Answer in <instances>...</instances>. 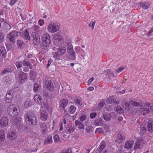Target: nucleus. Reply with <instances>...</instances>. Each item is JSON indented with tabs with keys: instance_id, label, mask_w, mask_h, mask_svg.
<instances>
[{
	"instance_id": "1",
	"label": "nucleus",
	"mask_w": 153,
	"mask_h": 153,
	"mask_svg": "<svg viewBox=\"0 0 153 153\" xmlns=\"http://www.w3.org/2000/svg\"><path fill=\"white\" fill-rule=\"evenodd\" d=\"M25 119L29 125H35L37 122L36 117L33 111L27 112L25 115Z\"/></svg>"
},
{
	"instance_id": "2",
	"label": "nucleus",
	"mask_w": 153,
	"mask_h": 153,
	"mask_svg": "<svg viewBox=\"0 0 153 153\" xmlns=\"http://www.w3.org/2000/svg\"><path fill=\"white\" fill-rule=\"evenodd\" d=\"M41 39L42 41L41 48L46 51H48L51 42L50 36L48 34H44L42 35Z\"/></svg>"
},
{
	"instance_id": "3",
	"label": "nucleus",
	"mask_w": 153,
	"mask_h": 153,
	"mask_svg": "<svg viewBox=\"0 0 153 153\" xmlns=\"http://www.w3.org/2000/svg\"><path fill=\"white\" fill-rule=\"evenodd\" d=\"M16 77H17L20 83H24L25 82L27 79L26 74L19 70H17L15 73Z\"/></svg>"
},
{
	"instance_id": "4",
	"label": "nucleus",
	"mask_w": 153,
	"mask_h": 153,
	"mask_svg": "<svg viewBox=\"0 0 153 153\" xmlns=\"http://www.w3.org/2000/svg\"><path fill=\"white\" fill-rule=\"evenodd\" d=\"M67 51L69 54L68 58L71 60H74L76 58V54L70 41H68L67 42Z\"/></svg>"
},
{
	"instance_id": "5",
	"label": "nucleus",
	"mask_w": 153,
	"mask_h": 153,
	"mask_svg": "<svg viewBox=\"0 0 153 153\" xmlns=\"http://www.w3.org/2000/svg\"><path fill=\"white\" fill-rule=\"evenodd\" d=\"M8 113L12 117L17 116L19 112V108L13 105H10L7 108Z\"/></svg>"
},
{
	"instance_id": "6",
	"label": "nucleus",
	"mask_w": 153,
	"mask_h": 153,
	"mask_svg": "<svg viewBox=\"0 0 153 153\" xmlns=\"http://www.w3.org/2000/svg\"><path fill=\"white\" fill-rule=\"evenodd\" d=\"M66 48L64 47H61L57 49V51L54 53L53 58L55 60H59L60 59V56L64 54L66 51Z\"/></svg>"
},
{
	"instance_id": "7",
	"label": "nucleus",
	"mask_w": 153,
	"mask_h": 153,
	"mask_svg": "<svg viewBox=\"0 0 153 153\" xmlns=\"http://www.w3.org/2000/svg\"><path fill=\"white\" fill-rule=\"evenodd\" d=\"M53 41L56 45L59 46L61 45L64 42V40L62 38V36L57 33L55 34L53 37Z\"/></svg>"
},
{
	"instance_id": "8",
	"label": "nucleus",
	"mask_w": 153,
	"mask_h": 153,
	"mask_svg": "<svg viewBox=\"0 0 153 153\" xmlns=\"http://www.w3.org/2000/svg\"><path fill=\"white\" fill-rule=\"evenodd\" d=\"M59 27L60 26L56 23H51L48 25V30L49 32L53 33L58 31Z\"/></svg>"
},
{
	"instance_id": "9",
	"label": "nucleus",
	"mask_w": 153,
	"mask_h": 153,
	"mask_svg": "<svg viewBox=\"0 0 153 153\" xmlns=\"http://www.w3.org/2000/svg\"><path fill=\"white\" fill-rule=\"evenodd\" d=\"M150 104L149 102L146 103V105H145L143 108H140L139 109V112L142 114L143 115H146L150 112V109L152 106H149Z\"/></svg>"
},
{
	"instance_id": "10",
	"label": "nucleus",
	"mask_w": 153,
	"mask_h": 153,
	"mask_svg": "<svg viewBox=\"0 0 153 153\" xmlns=\"http://www.w3.org/2000/svg\"><path fill=\"white\" fill-rule=\"evenodd\" d=\"M19 33L16 30H14L7 34V38H9L10 42L13 43L15 42V37L18 36Z\"/></svg>"
},
{
	"instance_id": "11",
	"label": "nucleus",
	"mask_w": 153,
	"mask_h": 153,
	"mask_svg": "<svg viewBox=\"0 0 153 153\" xmlns=\"http://www.w3.org/2000/svg\"><path fill=\"white\" fill-rule=\"evenodd\" d=\"M68 101L66 99L61 100L59 102V107L60 109L65 110V107L68 104Z\"/></svg>"
},
{
	"instance_id": "12",
	"label": "nucleus",
	"mask_w": 153,
	"mask_h": 153,
	"mask_svg": "<svg viewBox=\"0 0 153 153\" xmlns=\"http://www.w3.org/2000/svg\"><path fill=\"white\" fill-rule=\"evenodd\" d=\"M43 82L45 87L48 90L50 91H52L53 90L54 88L53 84L50 80H46L45 79Z\"/></svg>"
},
{
	"instance_id": "13",
	"label": "nucleus",
	"mask_w": 153,
	"mask_h": 153,
	"mask_svg": "<svg viewBox=\"0 0 153 153\" xmlns=\"http://www.w3.org/2000/svg\"><path fill=\"white\" fill-rule=\"evenodd\" d=\"M17 133L15 131H10L7 134V138L10 140H14L17 137Z\"/></svg>"
},
{
	"instance_id": "14",
	"label": "nucleus",
	"mask_w": 153,
	"mask_h": 153,
	"mask_svg": "<svg viewBox=\"0 0 153 153\" xmlns=\"http://www.w3.org/2000/svg\"><path fill=\"white\" fill-rule=\"evenodd\" d=\"M125 139V136L124 134L122 133H119L117 134L116 137V142L118 143H121Z\"/></svg>"
},
{
	"instance_id": "15",
	"label": "nucleus",
	"mask_w": 153,
	"mask_h": 153,
	"mask_svg": "<svg viewBox=\"0 0 153 153\" xmlns=\"http://www.w3.org/2000/svg\"><path fill=\"white\" fill-rule=\"evenodd\" d=\"M33 36V43L35 45H39L40 43V39L39 34L37 33H34L32 34Z\"/></svg>"
},
{
	"instance_id": "16",
	"label": "nucleus",
	"mask_w": 153,
	"mask_h": 153,
	"mask_svg": "<svg viewBox=\"0 0 153 153\" xmlns=\"http://www.w3.org/2000/svg\"><path fill=\"white\" fill-rule=\"evenodd\" d=\"M115 116V114L114 112H110L108 114H104L103 115V118L104 120L106 121H108L111 118L114 117Z\"/></svg>"
},
{
	"instance_id": "17",
	"label": "nucleus",
	"mask_w": 153,
	"mask_h": 153,
	"mask_svg": "<svg viewBox=\"0 0 153 153\" xmlns=\"http://www.w3.org/2000/svg\"><path fill=\"white\" fill-rule=\"evenodd\" d=\"M104 74L107 78L111 79L114 77V74L111 71V70L108 69L103 71Z\"/></svg>"
},
{
	"instance_id": "18",
	"label": "nucleus",
	"mask_w": 153,
	"mask_h": 153,
	"mask_svg": "<svg viewBox=\"0 0 153 153\" xmlns=\"http://www.w3.org/2000/svg\"><path fill=\"white\" fill-rule=\"evenodd\" d=\"M129 103L133 107H137L138 108H140L143 107V105L142 102H137L134 100H131L129 101Z\"/></svg>"
},
{
	"instance_id": "19",
	"label": "nucleus",
	"mask_w": 153,
	"mask_h": 153,
	"mask_svg": "<svg viewBox=\"0 0 153 153\" xmlns=\"http://www.w3.org/2000/svg\"><path fill=\"white\" fill-rule=\"evenodd\" d=\"M40 117L42 120L44 121L46 120L48 117L46 111L42 110L40 114Z\"/></svg>"
},
{
	"instance_id": "20",
	"label": "nucleus",
	"mask_w": 153,
	"mask_h": 153,
	"mask_svg": "<svg viewBox=\"0 0 153 153\" xmlns=\"http://www.w3.org/2000/svg\"><path fill=\"white\" fill-rule=\"evenodd\" d=\"M67 119L66 117H64L61 120L60 122V131H61L62 130L63 127L62 125L64 124L65 125H69L68 121V120H66Z\"/></svg>"
},
{
	"instance_id": "21",
	"label": "nucleus",
	"mask_w": 153,
	"mask_h": 153,
	"mask_svg": "<svg viewBox=\"0 0 153 153\" xmlns=\"http://www.w3.org/2000/svg\"><path fill=\"white\" fill-rule=\"evenodd\" d=\"M0 123L2 127H5L8 124V119L6 117H3L0 120Z\"/></svg>"
},
{
	"instance_id": "22",
	"label": "nucleus",
	"mask_w": 153,
	"mask_h": 153,
	"mask_svg": "<svg viewBox=\"0 0 153 153\" xmlns=\"http://www.w3.org/2000/svg\"><path fill=\"white\" fill-rule=\"evenodd\" d=\"M53 134H52L48 136H47L46 138H45L44 140V144L45 145H47L53 142Z\"/></svg>"
},
{
	"instance_id": "23",
	"label": "nucleus",
	"mask_w": 153,
	"mask_h": 153,
	"mask_svg": "<svg viewBox=\"0 0 153 153\" xmlns=\"http://www.w3.org/2000/svg\"><path fill=\"white\" fill-rule=\"evenodd\" d=\"M0 55L2 58H5L7 56V52L4 47H0Z\"/></svg>"
},
{
	"instance_id": "24",
	"label": "nucleus",
	"mask_w": 153,
	"mask_h": 153,
	"mask_svg": "<svg viewBox=\"0 0 153 153\" xmlns=\"http://www.w3.org/2000/svg\"><path fill=\"white\" fill-rule=\"evenodd\" d=\"M22 37L26 40V42H27L28 41L30 40V37L29 35V33L26 29L25 30Z\"/></svg>"
},
{
	"instance_id": "25",
	"label": "nucleus",
	"mask_w": 153,
	"mask_h": 153,
	"mask_svg": "<svg viewBox=\"0 0 153 153\" xmlns=\"http://www.w3.org/2000/svg\"><path fill=\"white\" fill-rule=\"evenodd\" d=\"M134 143L133 140H129L127 141L125 143L124 148L127 149H130Z\"/></svg>"
},
{
	"instance_id": "26",
	"label": "nucleus",
	"mask_w": 153,
	"mask_h": 153,
	"mask_svg": "<svg viewBox=\"0 0 153 153\" xmlns=\"http://www.w3.org/2000/svg\"><path fill=\"white\" fill-rule=\"evenodd\" d=\"M140 7L144 10L148 9L150 5V4L149 2H140L139 3Z\"/></svg>"
},
{
	"instance_id": "27",
	"label": "nucleus",
	"mask_w": 153,
	"mask_h": 153,
	"mask_svg": "<svg viewBox=\"0 0 153 153\" xmlns=\"http://www.w3.org/2000/svg\"><path fill=\"white\" fill-rule=\"evenodd\" d=\"M106 146V143L105 141H102L97 148L99 153H100L104 149Z\"/></svg>"
},
{
	"instance_id": "28",
	"label": "nucleus",
	"mask_w": 153,
	"mask_h": 153,
	"mask_svg": "<svg viewBox=\"0 0 153 153\" xmlns=\"http://www.w3.org/2000/svg\"><path fill=\"white\" fill-rule=\"evenodd\" d=\"M22 64L24 66L28 67L30 69H32V66L30 63L29 59H24L22 62Z\"/></svg>"
},
{
	"instance_id": "29",
	"label": "nucleus",
	"mask_w": 153,
	"mask_h": 153,
	"mask_svg": "<svg viewBox=\"0 0 153 153\" xmlns=\"http://www.w3.org/2000/svg\"><path fill=\"white\" fill-rule=\"evenodd\" d=\"M41 88V85L37 83H34L33 85V91L37 93L39 91Z\"/></svg>"
},
{
	"instance_id": "30",
	"label": "nucleus",
	"mask_w": 153,
	"mask_h": 153,
	"mask_svg": "<svg viewBox=\"0 0 153 153\" xmlns=\"http://www.w3.org/2000/svg\"><path fill=\"white\" fill-rule=\"evenodd\" d=\"M74 102L76 104L79 106H81L82 104L81 98L79 96L75 98Z\"/></svg>"
},
{
	"instance_id": "31",
	"label": "nucleus",
	"mask_w": 153,
	"mask_h": 153,
	"mask_svg": "<svg viewBox=\"0 0 153 153\" xmlns=\"http://www.w3.org/2000/svg\"><path fill=\"white\" fill-rule=\"evenodd\" d=\"M13 71V70L12 68L10 67L7 68L2 71L1 74L3 75L8 74L12 72Z\"/></svg>"
},
{
	"instance_id": "32",
	"label": "nucleus",
	"mask_w": 153,
	"mask_h": 153,
	"mask_svg": "<svg viewBox=\"0 0 153 153\" xmlns=\"http://www.w3.org/2000/svg\"><path fill=\"white\" fill-rule=\"evenodd\" d=\"M64 126L65 127V131L68 133L73 132L74 130V128L69 124L68 125H65Z\"/></svg>"
},
{
	"instance_id": "33",
	"label": "nucleus",
	"mask_w": 153,
	"mask_h": 153,
	"mask_svg": "<svg viewBox=\"0 0 153 153\" xmlns=\"http://www.w3.org/2000/svg\"><path fill=\"white\" fill-rule=\"evenodd\" d=\"M114 109L115 111L119 114H122L124 112L123 110L120 106H115L114 108Z\"/></svg>"
},
{
	"instance_id": "34",
	"label": "nucleus",
	"mask_w": 153,
	"mask_h": 153,
	"mask_svg": "<svg viewBox=\"0 0 153 153\" xmlns=\"http://www.w3.org/2000/svg\"><path fill=\"white\" fill-rule=\"evenodd\" d=\"M103 120L101 118L95 120L94 121V124L96 126H100L102 124Z\"/></svg>"
},
{
	"instance_id": "35",
	"label": "nucleus",
	"mask_w": 153,
	"mask_h": 153,
	"mask_svg": "<svg viewBox=\"0 0 153 153\" xmlns=\"http://www.w3.org/2000/svg\"><path fill=\"white\" fill-rule=\"evenodd\" d=\"M42 97L39 95H35L34 97V100L38 104H40L41 103Z\"/></svg>"
},
{
	"instance_id": "36",
	"label": "nucleus",
	"mask_w": 153,
	"mask_h": 153,
	"mask_svg": "<svg viewBox=\"0 0 153 153\" xmlns=\"http://www.w3.org/2000/svg\"><path fill=\"white\" fill-rule=\"evenodd\" d=\"M15 88L14 89L13 88L8 91L5 96L13 98V94L15 92Z\"/></svg>"
},
{
	"instance_id": "37",
	"label": "nucleus",
	"mask_w": 153,
	"mask_h": 153,
	"mask_svg": "<svg viewBox=\"0 0 153 153\" xmlns=\"http://www.w3.org/2000/svg\"><path fill=\"white\" fill-rule=\"evenodd\" d=\"M148 130L151 132L153 131V122L151 120H149L148 122Z\"/></svg>"
},
{
	"instance_id": "38",
	"label": "nucleus",
	"mask_w": 153,
	"mask_h": 153,
	"mask_svg": "<svg viewBox=\"0 0 153 153\" xmlns=\"http://www.w3.org/2000/svg\"><path fill=\"white\" fill-rule=\"evenodd\" d=\"M75 124L76 126H78V128H79L83 129H84V124L81 123L79 120H76L75 122Z\"/></svg>"
},
{
	"instance_id": "39",
	"label": "nucleus",
	"mask_w": 153,
	"mask_h": 153,
	"mask_svg": "<svg viewBox=\"0 0 153 153\" xmlns=\"http://www.w3.org/2000/svg\"><path fill=\"white\" fill-rule=\"evenodd\" d=\"M16 44L18 47L20 49L23 48L25 46V43L21 40H17Z\"/></svg>"
},
{
	"instance_id": "40",
	"label": "nucleus",
	"mask_w": 153,
	"mask_h": 153,
	"mask_svg": "<svg viewBox=\"0 0 153 153\" xmlns=\"http://www.w3.org/2000/svg\"><path fill=\"white\" fill-rule=\"evenodd\" d=\"M39 126L43 132L45 133L47 131L46 125L45 123H40L39 124Z\"/></svg>"
},
{
	"instance_id": "41",
	"label": "nucleus",
	"mask_w": 153,
	"mask_h": 153,
	"mask_svg": "<svg viewBox=\"0 0 153 153\" xmlns=\"http://www.w3.org/2000/svg\"><path fill=\"white\" fill-rule=\"evenodd\" d=\"M5 139L4 131L3 130H0V143H2Z\"/></svg>"
},
{
	"instance_id": "42",
	"label": "nucleus",
	"mask_w": 153,
	"mask_h": 153,
	"mask_svg": "<svg viewBox=\"0 0 153 153\" xmlns=\"http://www.w3.org/2000/svg\"><path fill=\"white\" fill-rule=\"evenodd\" d=\"M85 130L86 134H90L93 131V128L91 126H88L87 127Z\"/></svg>"
},
{
	"instance_id": "43",
	"label": "nucleus",
	"mask_w": 153,
	"mask_h": 153,
	"mask_svg": "<svg viewBox=\"0 0 153 153\" xmlns=\"http://www.w3.org/2000/svg\"><path fill=\"white\" fill-rule=\"evenodd\" d=\"M146 125L145 124H141L140 126V131L141 133L142 134H144L145 133L146 131V128L145 127Z\"/></svg>"
},
{
	"instance_id": "44",
	"label": "nucleus",
	"mask_w": 153,
	"mask_h": 153,
	"mask_svg": "<svg viewBox=\"0 0 153 153\" xmlns=\"http://www.w3.org/2000/svg\"><path fill=\"white\" fill-rule=\"evenodd\" d=\"M3 25H4V29L6 31H7L10 30L11 27L10 26V25L7 23V22H5V23H3Z\"/></svg>"
},
{
	"instance_id": "45",
	"label": "nucleus",
	"mask_w": 153,
	"mask_h": 153,
	"mask_svg": "<svg viewBox=\"0 0 153 153\" xmlns=\"http://www.w3.org/2000/svg\"><path fill=\"white\" fill-rule=\"evenodd\" d=\"M76 109V108L75 106L72 105L69 107L68 111L70 113L73 114L75 112Z\"/></svg>"
},
{
	"instance_id": "46",
	"label": "nucleus",
	"mask_w": 153,
	"mask_h": 153,
	"mask_svg": "<svg viewBox=\"0 0 153 153\" xmlns=\"http://www.w3.org/2000/svg\"><path fill=\"white\" fill-rule=\"evenodd\" d=\"M53 140L55 143H59L60 142L59 136L57 134H56L53 136Z\"/></svg>"
},
{
	"instance_id": "47",
	"label": "nucleus",
	"mask_w": 153,
	"mask_h": 153,
	"mask_svg": "<svg viewBox=\"0 0 153 153\" xmlns=\"http://www.w3.org/2000/svg\"><path fill=\"white\" fill-rule=\"evenodd\" d=\"M126 67L125 66H122L117 68L115 70V72L117 74H118L122 71L125 69Z\"/></svg>"
},
{
	"instance_id": "48",
	"label": "nucleus",
	"mask_w": 153,
	"mask_h": 153,
	"mask_svg": "<svg viewBox=\"0 0 153 153\" xmlns=\"http://www.w3.org/2000/svg\"><path fill=\"white\" fill-rule=\"evenodd\" d=\"M22 118L20 117H16L14 120V124H15L20 123L22 122Z\"/></svg>"
},
{
	"instance_id": "49",
	"label": "nucleus",
	"mask_w": 153,
	"mask_h": 153,
	"mask_svg": "<svg viewBox=\"0 0 153 153\" xmlns=\"http://www.w3.org/2000/svg\"><path fill=\"white\" fill-rule=\"evenodd\" d=\"M105 104V102L103 101L101 102L97 105V108L98 109H100L102 108Z\"/></svg>"
},
{
	"instance_id": "50",
	"label": "nucleus",
	"mask_w": 153,
	"mask_h": 153,
	"mask_svg": "<svg viewBox=\"0 0 153 153\" xmlns=\"http://www.w3.org/2000/svg\"><path fill=\"white\" fill-rule=\"evenodd\" d=\"M32 105V102L29 100H26L25 104V105L27 108H28L30 106Z\"/></svg>"
},
{
	"instance_id": "51",
	"label": "nucleus",
	"mask_w": 153,
	"mask_h": 153,
	"mask_svg": "<svg viewBox=\"0 0 153 153\" xmlns=\"http://www.w3.org/2000/svg\"><path fill=\"white\" fill-rule=\"evenodd\" d=\"M22 62L21 61L16 62L15 63V65L18 69L22 66Z\"/></svg>"
},
{
	"instance_id": "52",
	"label": "nucleus",
	"mask_w": 153,
	"mask_h": 153,
	"mask_svg": "<svg viewBox=\"0 0 153 153\" xmlns=\"http://www.w3.org/2000/svg\"><path fill=\"white\" fill-rule=\"evenodd\" d=\"M61 153H72V151L71 149L68 148L63 150Z\"/></svg>"
},
{
	"instance_id": "53",
	"label": "nucleus",
	"mask_w": 153,
	"mask_h": 153,
	"mask_svg": "<svg viewBox=\"0 0 153 153\" xmlns=\"http://www.w3.org/2000/svg\"><path fill=\"white\" fill-rule=\"evenodd\" d=\"M109 103H113L115 105H116L119 103V102H117L115 100H113L112 99V97H110L108 99Z\"/></svg>"
},
{
	"instance_id": "54",
	"label": "nucleus",
	"mask_w": 153,
	"mask_h": 153,
	"mask_svg": "<svg viewBox=\"0 0 153 153\" xmlns=\"http://www.w3.org/2000/svg\"><path fill=\"white\" fill-rule=\"evenodd\" d=\"M5 98L6 102L7 103H10L11 102L13 98L9 97H8L5 96Z\"/></svg>"
},
{
	"instance_id": "55",
	"label": "nucleus",
	"mask_w": 153,
	"mask_h": 153,
	"mask_svg": "<svg viewBox=\"0 0 153 153\" xmlns=\"http://www.w3.org/2000/svg\"><path fill=\"white\" fill-rule=\"evenodd\" d=\"M86 118V116L84 114H82L79 117V120L81 121L85 120Z\"/></svg>"
},
{
	"instance_id": "56",
	"label": "nucleus",
	"mask_w": 153,
	"mask_h": 153,
	"mask_svg": "<svg viewBox=\"0 0 153 153\" xmlns=\"http://www.w3.org/2000/svg\"><path fill=\"white\" fill-rule=\"evenodd\" d=\"M15 126H16V127L18 129H21L22 128L23 126V124L22 122L20 123H18L15 124Z\"/></svg>"
},
{
	"instance_id": "57",
	"label": "nucleus",
	"mask_w": 153,
	"mask_h": 153,
	"mask_svg": "<svg viewBox=\"0 0 153 153\" xmlns=\"http://www.w3.org/2000/svg\"><path fill=\"white\" fill-rule=\"evenodd\" d=\"M11 79L8 76L4 77L3 79L4 81L6 82L9 83L11 81Z\"/></svg>"
},
{
	"instance_id": "58",
	"label": "nucleus",
	"mask_w": 153,
	"mask_h": 153,
	"mask_svg": "<svg viewBox=\"0 0 153 153\" xmlns=\"http://www.w3.org/2000/svg\"><path fill=\"white\" fill-rule=\"evenodd\" d=\"M96 22L95 21H94L93 22H91L89 23L88 25V26L91 27V29L92 30L93 29L94 27V25L95 24Z\"/></svg>"
},
{
	"instance_id": "59",
	"label": "nucleus",
	"mask_w": 153,
	"mask_h": 153,
	"mask_svg": "<svg viewBox=\"0 0 153 153\" xmlns=\"http://www.w3.org/2000/svg\"><path fill=\"white\" fill-rule=\"evenodd\" d=\"M141 146L140 145L139 143H138L137 141L135 142V145L134 146V150H136V149H140Z\"/></svg>"
},
{
	"instance_id": "60",
	"label": "nucleus",
	"mask_w": 153,
	"mask_h": 153,
	"mask_svg": "<svg viewBox=\"0 0 153 153\" xmlns=\"http://www.w3.org/2000/svg\"><path fill=\"white\" fill-rule=\"evenodd\" d=\"M4 35L2 33L0 32V43H2L4 41Z\"/></svg>"
},
{
	"instance_id": "61",
	"label": "nucleus",
	"mask_w": 153,
	"mask_h": 153,
	"mask_svg": "<svg viewBox=\"0 0 153 153\" xmlns=\"http://www.w3.org/2000/svg\"><path fill=\"white\" fill-rule=\"evenodd\" d=\"M97 115V114L96 112H91L90 114V117L91 119H94L95 117Z\"/></svg>"
},
{
	"instance_id": "62",
	"label": "nucleus",
	"mask_w": 153,
	"mask_h": 153,
	"mask_svg": "<svg viewBox=\"0 0 153 153\" xmlns=\"http://www.w3.org/2000/svg\"><path fill=\"white\" fill-rule=\"evenodd\" d=\"M102 131V129L101 128H98L96 129L95 133H100Z\"/></svg>"
},
{
	"instance_id": "63",
	"label": "nucleus",
	"mask_w": 153,
	"mask_h": 153,
	"mask_svg": "<svg viewBox=\"0 0 153 153\" xmlns=\"http://www.w3.org/2000/svg\"><path fill=\"white\" fill-rule=\"evenodd\" d=\"M137 142L139 143L140 145L141 146L143 145L145 143V140L143 139L141 140H138L137 141Z\"/></svg>"
},
{
	"instance_id": "64",
	"label": "nucleus",
	"mask_w": 153,
	"mask_h": 153,
	"mask_svg": "<svg viewBox=\"0 0 153 153\" xmlns=\"http://www.w3.org/2000/svg\"><path fill=\"white\" fill-rule=\"evenodd\" d=\"M16 2V0H11L9 4L11 6L13 5Z\"/></svg>"
}]
</instances>
